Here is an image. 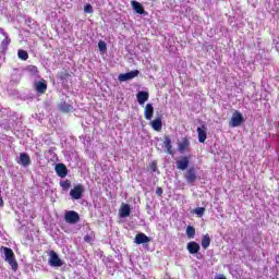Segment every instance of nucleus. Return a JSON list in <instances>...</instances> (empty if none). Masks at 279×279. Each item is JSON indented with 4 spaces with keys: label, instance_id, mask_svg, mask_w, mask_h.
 Segmentation results:
<instances>
[{
    "label": "nucleus",
    "instance_id": "nucleus-1",
    "mask_svg": "<svg viewBox=\"0 0 279 279\" xmlns=\"http://www.w3.org/2000/svg\"><path fill=\"white\" fill-rule=\"evenodd\" d=\"M1 252H4L5 262L9 263L13 271L19 270V262H16V257L14 256V251L8 246H1Z\"/></svg>",
    "mask_w": 279,
    "mask_h": 279
},
{
    "label": "nucleus",
    "instance_id": "nucleus-2",
    "mask_svg": "<svg viewBox=\"0 0 279 279\" xmlns=\"http://www.w3.org/2000/svg\"><path fill=\"white\" fill-rule=\"evenodd\" d=\"M184 180L187 182V184H195V182L199 180V177L197 175V169H195V167L187 168L184 173Z\"/></svg>",
    "mask_w": 279,
    "mask_h": 279
},
{
    "label": "nucleus",
    "instance_id": "nucleus-3",
    "mask_svg": "<svg viewBox=\"0 0 279 279\" xmlns=\"http://www.w3.org/2000/svg\"><path fill=\"white\" fill-rule=\"evenodd\" d=\"M243 121H245V119L243 118V114H241V112L235 110L231 117L229 125L230 128H239V125H241Z\"/></svg>",
    "mask_w": 279,
    "mask_h": 279
},
{
    "label": "nucleus",
    "instance_id": "nucleus-4",
    "mask_svg": "<svg viewBox=\"0 0 279 279\" xmlns=\"http://www.w3.org/2000/svg\"><path fill=\"white\" fill-rule=\"evenodd\" d=\"M64 220L66 223H70V225L78 223L80 214H77V211H75V210H69L64 215Z\"/></svg>",
    "mask_w": 279,
    "mask_h": 279
},
{
    "label": "nucleus",
    "instance_id": "nucleus-5",
    "mask_svg": "<svg viewBox=\"0 0 279 279\" xmlns=\"http://www.w3.org/2000/svg\"><path fill=\"white\" fill-rule=\"evenodd\" d=\"M82 195H84V185L77 184L70 191V196L72 199H82Z\"/></svg>",
    "mask_w": 279,
    "mask_h": 279
},
{
    "label": "nucleus",
    "instance_id": "nucleus-6",
    "mask_svg": "<svg viewBox=\"0 0 279 279\" xmlns=\"http://www.w3.org/2000/svg\"><path fill=\"white\" fill-rule=\"evenodd\" d=\"M49 265L51 267H62V259L58 256L54 251L50 252Z\"/></svg>",
    "mask_w": 279,
    "mask_h": 279
},
{
    "label": "nucleus",
    "instance_id": "nucleus-7",
    "mask_svg": "<svg viewBox=\"0 0 279 279\" xmlns=\"http://www.w3.org/2000/svg\"><path fill=\"white\" fill-rule=\"evenodd\" d=\"M138 70L131 71L129 73L120 74L118 76L119 82H128L130 80H134V77H138Z\"/></svg>",
    "mask_w": 279,
    "mask_h": 279
},
{
    "label": "nucleus",
    "instance_id": "nucleus-8",
    "mask_svg": "<svg viewBox=\"0 0 279 279\" xmlns=\"http://www.w3.org/2000/svg\"><path fill=\"white\" fill-rule=\"evenodd\" d=\"M163 147L166 148V154H169V156H173V145L171 142V136L165 135L163 136Z\"/></svg>",
    "mask_w": 279,
    "mask_h": 279
},
{
    "label": "nucleus",
    "instance_id": "nucleus-9",
    "mask_svg": "<svg viewBox=\"0 0 279 279\" xmlns=\"http://www.w3.org/2000/svg\"><path fill=\"white\" fill-rule=\"evenodd\" d=\"M149 125L155 130V132H162V116L157 117L149 122Z\"/></svg>",
    "mask_w": 279,
    "mask_h": 279
},
{
    "label": "nucleus",
    "instance_id": "nucleus-10",
    "mask_svg": "<svg viewBox=\"0 0 279 279\" xmlns=\"http://www.w3.org/2000/svg\"><path fill=\"white\" fill-rule=\"evenodd\" d=\"M189 165H190V159L186 156L181 157L180 160L177 161V169H179V171H186V169H189Z\"/></svg>",
    "mask_w": 279,
    "mask_h": 279
},
{
    "label": "nucleus",
    "instance_id": "nucleus-11",
    "mask_svg": "<svg viewBox=\"0 0 279 279\" xmlns=\"http://www.w3.org/2000/svg\"><path fill=\"white\" fill-rule=\"evenodd\" d=\"M189 147H191V141L189 140V137H183L178 144V151H180V154H184V151H186Z\"/></svg>",
    "mask_w": 279,
    "mask_h": 279
},
{
    "label": "nucleus",
    "instance_id": "nucleus-12",
    "mask_svg": "<svg viewBox=\"0 0 279 279\" xmlns=\"http://www.w3.org/2000/svg\"><path fill=\"white\" fill-rule=\"evenodd\" d=\"M54 170L57 175H59V178H66V175L69 174V169L64 163H58Z\"/></svg>",
    "mask_w": 279,
    "mask_h": 279
},
{
    "label": "nucleus",
    "instance_id": "nucleus-13",
    "mask_svg": "<svg viewBox=\"0 0 279 279\" xmlns=\"http://www.w3.org/2000/svg\"><path fill=\"white\" fill-rule=\"evenodd\" d=\"M132 213V208H130V205L122 203L120 209H119V215L122 219H125V217H130Z\"/></svg>",
    "mask_w": 279,
    "mask_h": 279
},
{
    "label": "nucleus",
    "instance_id": "nucleus-14",
    "mask_svg": "<svg viewBox=\"0 0 279 279\" xmlns=\"http://www.w3.org/2000/svg\"><path fill=\"white\" fill-rule=\"evenodd\" d=\"M186 250L190 254H197L202 247L199 246V243L191 241L186 244Z\"/></svg>",
    "mask_w": 279,
    "mask_h": 279
},
{
    "label": "nucleus",
    "instance_id": "nucleus-15",
    "mask_svg": "<svg viewBox=\"0 0 279 279\" xmlns=\"http://www.w3.org/2000/svg\"><path fill=\"white\" fill-rule=\"evenodd\" d=\"M151 239H149L145 233H137L135 235L134 243H136V245H143V243H149Z\"/></svg>",
    "mask_w": 279,
    "mask_h": 279
},
{
    "label": "nucleus",
    "instance_id": "nucleus-16",
    "mask_svg": "<svg viewBox=\"0 0 279 279\" xmlns=\"http://www.w3.org/2000/svg\"><path fill=\"white\" fill-rule=\"evenodd\" d=\"M144 117L146 121H151L154 119V105L147 104L144 109Z\"/></svg>",
    "mask_w": 279,
    "mask_h": 279
},
{
    "label": "nucleus",
    "instance_id": "nucleus-17",
    "mask_svg": "<svg viewBox=\"0 0 279 279\" xmlns=\"http://www.w3.org/2000/svg\"><path fill=\"white\" fill-rule=\"evenodd\" d=\"M196 132L198 135V143H206V138H208V134L206 133V125L197 128Z\"/></svg>",
    "mask_w": 279,
    "mask_h": 279
},
{
    "label": "nucleus",
    "instance_id": "nucleus-18",
    "mask_svg": "<svg viewBox=\"0 0 279 279\" xmlns=\"http://www.w3.org/2000/svg\"><path fill=\"white\" fill-rule=\"evenodd\" d=\"M20 163L23 167H29L32 165V159L29 158V154L21 153L20 154Z\"/></svg>",
    "mask_w": 279,
    "mask_h": 279
},
{
    "label": "nucleus",
    "instance_id": "nucleus-19",
    "mask_svg": "<svg viewBox=\"0 0 279 279\" xmlns=\"http://www.w3.org/2000/svg\"><path fill=\"white\" fill-rule=\"evenodd\" d=\"M136 97H137V101H138L140 106H144L145 101H147L149 99V93L148 92H138Z\"/></svg>",
    "mask_w": 279,
    "mask_h": 279
},
{
    "label": "nucleus",
    "instance_id": "nucleus-20",
    "mask_svg": "<svg viewBox=\"0 0 279 279\" xmlns=\"http://www.w3.org/2000/svg\"><path fill=\"white\" fill-rule=\"evenodd\" d=\"M36 92L39 93V95H45L47 93V82L39 81L35 84Z\"/></svg>",
    "mask_w": 279,
    "mask_h": 279
},
{
    "label": "nucleus",
    "instance_id": "nucleus-21",
    "mask_svg": "<svg viewBox=\"0 0 279 279\" xmlns=\"http://www.w3.org/2000/svg\"><path fill=\"white\" fill-rule=\"evenodd\" d=\"M131 5L137 14H145V8H143V4H141L140 2L133 0L131 2Z\"/></svg>",
    "mask_w": 279,
    "mask_h": 279
},
{
    "label": "nucleus",
    "instance_id": "nucleus-22",
    "mask_svg": "<svg viewBox=\"0 0 279 279\" xmlns=\"http://www.w3.org/2000/svg\"><path fill=\"white\" fill-rule=\"evenodd\" d=\"M12 43V39L8 35H5L4 39L1 41L0 49L1 51H8V47H10V44Z\"/></svg>",
    "mask_w": 279,
    "mask_h": 279
},
{
    "label": "nucleus",
    "instance_id": "nucleus-23",
    "mask_svg": "<svg viewBox=\"0 0 279 279\" xmlns=\"http://www.w3.org/2000/svg\"><path fill=\"white\" fill-rule=\"evenodd\" d=\"M203 250H208V247H210V235L209 234H205L202 239V243H201Z\"/></svg>",
    "mask_w": 279,
    "mask_h": 279
},
{
    "label": "nucleus",
    "instance_id": "nucleus-24",
    "mask_svg": "<svg viewBox=\"0 0 279 279\" xmlns=\"http://www.w3.org/2000/svg\"><path fill=\"white\" fill-rule=\"evenodd\" d=\"M71 77V73L69 71L64 70L58 73L57 78L61 80V82H66Z\"/></svg>",
    "mask_w": 279,
    "mask_h": 279
},
{
    "label": "nucleus",
    "instance_id": "nucleus-25",
    "mask_svg": "<svg viewBox=\"0 0 279 279\" xmlns=\"http://www.w3.org/2000/svg\"><path fill=\"white\" fill-rule=\"evenodd\" d=\"M59 110L61 112H72L73 111V106L66 104V102H61L59 105Z\"/></svg>",
    "mask_w": 279,
    "mask_h": 279
},
{
    "label": "nucleus",
    "instance_id": "nucleus-26",
    "mask_svg": "<svg viewBox=\"0 0 279 279\" xmlns=\"http://www.w3.org/2000/svg\"><path fill=\"white\" fill-rule=\"evenodd\" d=\"M17 57L20 58V60H28L29 59V53H27L26 50H19L17 51Z\"/></svg>",
    "mask_w": 279,
    "mask_h": 279
},
{
    "label": "nucleus",
    "instance_id": "nucleus-27",
    "mask_svg": "<svg viewBox=\"0 0 279 279\" xmlns=\"http://www.w3.org/2000/svg\"><path fill=\"white\" fill-rule=\"evenodd\" d=\"M187 239H195V228L193 226H189L186 228Z\"/></svg>",
    "mask_w": 279,
    "mask_h": 279
},
{
    "label": "nucleus",
    "instance_id": "nucleus-28",
    "mask_svg": "<svg viewBox=\"0 0 279 279\" xmlns=\"http://www.w3.org/2000/svg\"><path fill=\"white\" fill-rule=\"evenodd\" d=\"M60 186L63 189V191H69V189H71V181L70 180L61 181Z\"/></svg>",
    "mask_w": 279,
    "mask_h": 279
},
{
    "label": "nucleus",
    "instance_id": "nucleus-29",
    "mask_svg": "<svg viewBox=\"0 0 279 279\" xmlns=\"http://www.w3.org/2000/svg\"><path fill=\"white\" fill-rule=\"evenodd\" d=\"M27 71L28 73H33V75H38V66L36 65H28Z\"/></svg>",
    "mask_w": 279,
    "mask_h": 279
},
{
    "label": "nucleus",
    "instance_id": "nucleus-30",
    "mask_svg": "<svg viewBox=\"0 0 279 279\" xmlns=\"http://www.w3.org/2000/svg\"><path fill=\"white\" fill-rule=\"evenodd\" d=\"M195 215L199 216V217H204V213H206V208L204 207H198L194 209Z\"/></svg>",
    "mask_w": 279,
    "mask_h": 279
},
{
    "label": "nucleus",
    "instance_id": "nucleus-31",
    "mask_svg": "<svg viewBox=\"0 0 279 279\" xmlns=\"http://www.w3.org/2000/svg\"><path fill=\"white\" fill-rule=\"evenodd\" d=\"M98 49H99V51H106L108 49V47L106 46V41L100 40L98 43Z\"/></svg>",
    "mask_w": 279,
    "mask_h": 279
},
{
    "label": "nucleus",
    "instance_id": "nucleus-32",
    "mask_svg": "<svg viewBox=\"0 0 279 279\" xmlns=\"http://www.w3.org/2000/svg\"><path fill=\"white\" fill-rule=\"evenodd\" d=\"M149 168H150V171L153 173H156L158 171V163L156 161H153L150 165H149Z\"/></svg>",
    "mask_w": 279,
    "mask_h": 279
},
{
    "label": "nucleus",
    "instance_id": "nucleus-33",
    "mask_svg": "<svg viewBox=\"0 0 279 279\" xmlns=\"http://www.w3.org/2000/svg\"><path fill=\"white\" fill-rule=\"evenodd\" d=\"M84 12H86V14H93V5L92 4H86L84 7Z\"/></svg>",
    "mask_w": 279,
    "mask_h": 279
},
{
    "label": "nucleus",
    "instance_id": "nucleus-34",
    "mask_svg": "<svg viewBox=\"0 0 279 279\" xmlns=\"http://www.w3.org/2000/svg\"><path fill=\"white\" fill-rule=\"evenodd\" d=\"M162 187H157L156 189V195H158V197H162Z\"/></svg>",
    "mask_w": 279,
    "mask_h": 279
},
{
    "label": "nucleus",
    "instance_id": "nucleus-35",
    "mask_svg": "<svg viewBox=\"0 0 279 279\" xmlns=\"http://www.w3.org/2000/svg\"><path fill=\"white\" fill-rule=\"evenodd\" d=\"M90 241H92L90 235L87 234V235L84 236V242L85 243H90Z\"/></svg>",
    "mask_w": 279,
    "mask_h": 279
},
{
    "label": "nucleus",
    "instance_id": "nucleus-36",
    "mask_svg": "<svg viewBox=\"0 0 279 279\" xmlns=\"http://www.w3.org/2000/svg\"><path fill=\"white\" fill-rule=\"evenodd\" d=\"M217 279H226V277L225 276H220Z\"/></svg>",
    "mask_w": 279,
    "mask_h": 279
}]
</instances>
